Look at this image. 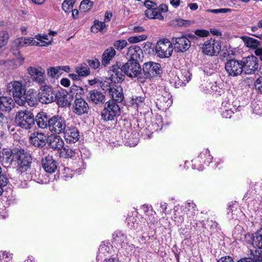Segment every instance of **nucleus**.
<instances>
[{
	"label": "nucleus",
	"instance_id": "obj_1",
	"mask_svg": "<svg viewBox=\"0 0 262 262\" xmlns=\"http://www.w3.org/2000/svg\"><path fill=\"white\" fill-rule=\"evenodd\" d=\"M7 92L13 97L15 102L20 106L25 104L23 99L26 93V87L22 82L19 80H14L7 83Z\"/></svg>",
	"mask_w": 262,
	"mask_h": 262
},
{
	"label": "nucleus",
	"instance_id": "obj_2",
	"mask_svg": "<svg viewBox=\"0 0 262 262\" xmlns=\"http://www.w3.org/2000/svg\"><path fill=\"white\" fill-rule=\"evenodd\" d=\"M35 119L33 114L27 110L16 113L15 118L16 124L24 129H30L34 124Z\"/></svg>",
	"mask_w": 262,
	"mask_h": 262
},
{
	"label": "nucleus",
	"instance_id": "obj_3",
	"mask_svg": "<svg viewBox=\"0 0 262 262\" xmlns=\"http://www.w3.org/2000/svg\"><path fill=\"white\" fill-rule=\"evenodd\" d=\"M120 114V108L118 104L113 100H110L105 104L101 112V118L104 121L114 120Z\"/></svg>",
	"mask_w": 262,
	"mask_h": 262
},
{
	"label": "nucleus",
	"instance_id": "obj_4",
	"mask_svg": "<svg viewBox=\"0 0 262 262\" xmlns=\"http://www.w3.org/2000/svg\"><path fill=\"white\" fill-rule=\"evenodd\" d=\"M155 51L157 56L160 58L169 57L173 51L172 43L167 39L159 40L156 43Z\"/></svg>",
	"mask_w": 262,
	"mask_h": 262
},
{
	"label": "nucleus",
	"instance_id": "obj_5",
	"mask_svg": "<svg viewBox=\"0 0 262 262\" xmlns=\"http://www.w3.org/2000/svg\"><path fill=\"white\" fill-rule=\"evenodd\" d=\"M67 127L64 119L58 115L54 116L48 120L49 129L53 133H63Z\"/></svg>",
	"mask_w": 262,
	"mask_h": 262
},
{
	"label": "nucleus",
	"instance_id": "obj_6",
	"mask_svg": "<svg viewBox=\"0 0 262 262\" xmlns=\"http://www.w3.org/2000/svg\"><path fill=\"white\" fill-rule=\"evenodd\" d=\"M242 61L235 59H231L226 62L225 70L228 75L231 77H237L243 72V67Z\"/></svg>",
	"mask_w": 262,
	"mask_h": 262
},
{
	"label": "nucleus",
	"instance_id": "obj_7",
	"mask_svg": "<svg viewBox=\"0 0 262 262\" xmlns=\"http://www.w3.org/2000/svg\"><path fill=\"white\" fill-rule=\"evenodd\" d=\"M221 50L220 42L214 39L206 40L202 47L203 52L209 56L217 55Z\"/></svg>",
	"mask_w": 262,
	"mask_h": 262
},
{
	"label": "nucleus",
	"instance_id": "obj_8",
	"mask_svg": "<svg viewBox=\"0 0 262 262\" xmlns=\"http://www.w3.org/2000/svg\"><path fill=\"white\" fill-rule=\"evenodd\" d=\"M212 159L213 157L210 155V151L208 149H204L196 159L192 161L193 162L192 168L201 171L203 168L201 163L208 164L211 162Z\"/></svg>",
	"mask_w": 262,
	"mask_h": 262
},
{
	"label": "nucleus",
	"instance_id": "obj_9",
	"mask_svg": "<svg viewBox=\"0 0 262 262\" xmlns=\"http://www.w3.org/2000/svg\"><path fill=\"white\" fill-rule=\"evenodd\" d=\"M241 61L243 67V71H244L246 74H253L257 70L258 60L257 57L254 55L243 58Z\"/></svg>",
	"mask_w": 262,
	"mask_h": 262
},
{
	"label": "nucleus",
	"instance_id": "obj_10",
	"mask_svg": "<svg viewBox=\"0 0 262 262\" xmlns=\"http://www.w3.org/2000/svg\"><path fill=\"white\" fill-rule=\"evenodd\" d=\"M124 74L131 78H135L139 76L141 72V68L139 61L128 60L123 65Z\"/></svg>",
	"mask_w": 262,
	"mask_h": 262
},
{
	"label": "nucleus",
	"instance_id": "obj_11",
	"mask_svg": "<svg viewBox=\"0 0 262 262\" xmlns=\"http://www.w3.org/2000/svg\"><path fill=\"white\" fill-rule=\"evenodd\" d=\"M38 101L41 103L48 104L55 101L56 99L55 92L51 88L43 87L38 95Z\"/></svg>",
	"mask_w": 262,
	"mask_h": 262
},
{
	"label": "nucleus",
	"instance_id": "obj_12",
	"mask_svg": "<svg viewBox=\"0 0 262 262\" xmlns=\"http://www.w3.org/2000/svg\"><path fill=\"white\" fill-rule=\"evenodd\" d=\"M17 160L20 171L23 172L29 168L32 159L29 154L25 152L24 149H20L17 152Z\"/></svg>",
	"mask_w": 262,
	"mask_h": 262
},
{
	"label": "nucleus",
	"instance_id": "obj_13",
	"mask_svg": "<svg viewBox=\"0 0 262 262\" xmlns=\"http://www.w3.org/2000/svg\"><path fill=\"white\" fill-rule=\"evenodd\" d=\"M143 71L146 77L149 78L160 74L161 66L158 63L149 61L144 64Z\"/></svg>",
	"mask_w": 262,
	"mask_h": 262
},
{
	"label": "nucleus",
	"instance_id": "obj_14",
	"mask_svg": "<svg viewBox=\"0 0 262 262\" xmlns=\"http://www.w3.org/2000/svg\"><path fill=\"white\" fill-rule=\"evenodd\" d=\"M28 72L34 81L40 84L45 82V71L42 68L30 67Z\"/></svg>",
	"mask_w": 262,
	"mask_h": 262
},
{
	"label": "nucleus",
	"instance_id": "obj_15",
	"mask_svg": "<svg viewBox=\"0 0 262 262\" xmlns=\"http://www.w3.org/2000/svg\"><path fill=\"white\" fill-rule=\"evenodd\" d=\"M172 41L174 45V49L177 52H184L190 47V41L186 36H182L180 37H174Z\"/></svg>",
	"mask_w": 262,
	"mask_h": 262
},
{
	"label": "nucleus",
	"instance_id": "obj_16",
	"mask_svg": "<svg viewBox=\"0 0 262 262\" xmlns=\"http://www.w3.org/2000/svg\"><path fill=\"white\" fill-rule=\"evenodd\" d=\"M156 106L159 110H166L172 103L171 96L167 92H164L162 95H159L155 102Z\"/></svg>",
	"mask_w": 262,
	"mask_h": 262
},
{
	"label": "nucleus",
	"instance_id": "obj_17",
	"mask_svg": "<svg viewBox=\"0 0 262 262\" xmlns=\"http://www.w3.org/2000/svg\"><path fill=\"white\" fill-rule=\"evenodd\" d=\"M121 64L118 63L113 66L110 70V75H111V80L114 82H119L124 79V70L123 66L120 68Z\"/></svg>",
	"mask_w": 262,
	"mask_h": 262
},
{
	"label": "nucleus",
	"instance_id": "obj_18",
	"mask_svg": "<svg viewBox=\"0 0 262 262\" xmlns=\"http://www.w3.org/2000/svg\"><path fill=\"white\" fill-rule=\"evenodd\" d=\"M64 137L67 142L75 143L79 138V133L78 129L74 126H67L66 127Z\"/></svg>",
	"mask_w": 262,
	"mask_h": 262
},
{
	"label": "nucleus",
	"instance_id": "obj_19",
	"mask_svg": "<svg viewBox=\"0 0 262 262\" xmlns=\"http://www.w3.org/2000/svg\"><path fill=\"white\" fill-rule=\"evenodd\" d=\"M108 91V94L110 97L115 102H121L123 101L124 96L122 92V89L119 85H115L113 86H108L106 91Z\"/></svg>",
	"mask_w": 262,
	"mask_h": 262
},
{
	"label": "nucleus",
	"instance_id": "obj_20",
	"mask_svg": "<svg viewBox=\"0 0 262 262\" xmlns=\"http://www.w3.org/2000/svg\"><path fill=\"white\" fill-rule=\"evenodd\" d=\"M31 143L35 146L40 147L44 146L47 141L46 135L38 132L31 134L30 137Z\"/></svg>",
	"mask_w": 262,
	"mask_h": 262
},
{
	"label": "nucleus",
	"instance_id": "obj_21",
	"mask_svg": "<svg viewBox=\"0 0 262 262\" xmlns=\"http://www.w3.org/2000/svg\"><path fill=\"white\" fill-rule=\"evenodd\" d=\"M41 163L43 169L48 173H54L57 168V162L52 156H48L42 159Z\"/></svg>",
	"mask_w": 262,
	"mask_h": 262
},
{
	"label": "nucleus",
	"instance_id": "obj_22",
	"mask_svg": "<svg viewBox=\"0 0 262 262\" xmlns=\"http://www.w3.org/2000/svg\"><path fill=\"white\" fill-rule=\"evenodd\" d=\"M74 112L78 115L87 113L89 107L87 102L83 99L76 98L74 103Z\"/></svg>",
	"mask_w": 262,
	"mask_h": 262
},
{
	"label": "nucleus",
	"instance_id": "obj_23",
	"mask_svg": "<svg viewBox=\"0 0 262 262\" xmlns=\"http://www.w3.org/2000/svg\"><path fill=\"white\" fill-rule=\"evenodd\" d=\"M33 38H35V46L38 47L48 46L53 41V37L46 34H38Z\"/></svg>",
	"mask_w": 262,
	"mask_h": 262
},
{
	"label": "nucleus",
	"instance_id": "obj_24",
	"mask_svg": "<svg viewBox=\"0 0 262 262\" xmlns=\"http://www.w3.org/2000/svg\"><path fill=\"white\" fill-rule=\"evenodd\" d=\"M35 38L33 37H19L14 40L13 47L20 48L29 46H35Z\"/></svg>",
	"mask_w": 262,
	"mask_h": 262
},
{
	"label": "nucleus",
	"instance_id": "obj_25",
	"mask_svg": "<svg viewBox=\"0 0 262 262\" xmlns=\"http://www.w3.org/2000/svg\"><path fill=\"white\" fill-rule=\"evenodd\" d=\"M142 54V50L139 46H132L128 49L127 55L129 58V60L139 61L141 59V55Z\"/></svg>",
	"mask_w": 262,
	"mask_h": 262
},
{
	"label": "nucleus",
	"instance_id": "obj_26",
	"mask_svg": "<svg viewBox=\"0 0 262 262\" xmlns=\"http://www.w3.org/2000/svg\"><path fill=\"white\" fill-rule=\"evenodd\" d=\"M14 103L13 99L10 97H0V110L10 111L14 107Z\"/></svg>",
	"mask_w": 262,
	"mask_h": 262
},
{
	"label": "nucleus",
	"instance_id": "obj_27",
	"mask_svg": "<svg viewBox=\"0 0 262 262\" xmlns=\"http://www.w3.org/2000/svg\"><path fill=\"white\" fill-rule=\"evenodd\" d=\"M104 95L97 90H93L90 92L88 95V98L90 101L92 103L98 104L102 103L104 100Z\"/></svg>",
	"mask_w": 262,
	"mask_h": 262
},
{
	"label": "nucleus",
	"instance_id": "obj_28",
	"mask_svg": "<svg viewBox=\"0 0 262 262\" xmlns=\"http://www.w3.org/2000/svg\"><path fill=\"white\" fill-rule=\"evenodd\" d=\"M136 240L134 238H129L122 244L121 248L124 250L128 254L134 253L135 249L138 248V245H136Z\"/></svg>",
	"mask_w": 262,
	"mask_h": 262
},
{
	"label": "nucleus",
	"instance_id": "obj_29",
	"mask_svg": "<svg viewBox=\"0 0 262 262\" xmlns=\"http://www.w3.org/2000/svg\"><path fill=\"white\" fill-rule=\"evenodd\" d=\"M115 55L116 51L115 49L112 47L108 48L105 50L103 54L102 63L105 66L108 64Z\"/></svg>",
	"mask_w": 262,
	"mask_h": 262
},
{
	"label": "nucleus",
	"instance_id": "obj_30",
	"mask_svg": "<svg viewBox=\"0 0 262 262\" xmlns=\"http://www.w3.org/2000/svg\"><path fill=\"white\" fill-rule=\"evenodd\" d=\"M113 241L116 244H118L122 246V244L125 242L126 240L132 238L130 235H125L122 232L116 231L113 233Z\"/></svg>",
	"mask_w": 262,
	"mask_h": 262
},
{
	"label": "nucleus",
	"instance_id": "obj_31",
	"mask_svg": "<svg viewBox=\"0 0 262 262\" xmlns=\"http://www.w3.org/2000/svg\"><path fill=\"white\" fill-rule=\"evenodd\" d=\"M38 126L41 128H45L48 126V120L46 114L43 112L39 113L35 118Z\"/></svg>",
	"mask_w": 262,
	"mask_h": 262
},
{
	"label": "nucleus",
	"instance_id": "obj_32",
	"mask_svg": "<svg viewBox=\"0 0 262 262\" xmlns=\"http://www.w3.org/2000/svg\"><path fill=\"white\" fill-rule=\"evenodd\" d=\"M50 145L51 148L60 151L64 145V142L59 136H55L50 139Z\"/></svg>",
	"mask_w": 262,
	"mask_h": 262
},
{
	"label": "nucleus",
	"instance_id": "obj_33",
	"mask_svg": "<svg viewBox=\"0 0 262 262\" xmlns=\"http://www.w3.org/2000/svg\"><path fill=\"white\" fill-rule=\"evenodd\" d=\"M196 206L192 201H188L185 204L184 212L186 214L188 217L191 219L195 215L196 211Z\"/></svg>",
	"mask_w": 262,
	"mask_h": 262
},
{
	"label": "nucleus",
	"instance_id": "obj_34",
	"mask_svg": "<svg viewBox=\"0 0 262 262\" xmlns=\"http://www.w3.org/2000/svg\"><path fill=\"white\" fill-rule=\"evenodd\" d=\"M241 38L245 45L248 48L256 50L259 45V41L253 38L244 36Z\"/></svg>",
	"mask_w": 262,
	"mask_h": 262
},
{
	"label": "nucleus",
	"instance_id": "obj_35",
	"mask_svg": "<svg viewBox=\"0 0 262 262\" xmlns=\"http://www.w3.org/2000/svg\"><path fill=\"white\" fill-rule=\"evenodd\" d=\"M252 245L254 247L262 249V228L257 230L253 236Z\"/></svg>",
	"mask_w": 262,
	"mask_h": 262
},
{
	"label": "nucleus",
	"instance_id": "obj_36",
	"mask_svg": "<svg viewBox=\"0 0 262 262\" xmlns=\"http://www.w3.org/2000/svg\"><path fill=\"white\" fill-rule=\"evenodd\" d=\"M75 72L80 77H86L90 74V69L85 63L80 64L76 66Z\"/></svg>",
	"mask_w": 262,
	"mask_h": 262
},
{
	"label": "nucleus",
	"instance_id": "obj_37",
	"mask_svg": "<svg viewBox=\"0 0 262 262\" xmlns=\"http://www.w3.org/2000/svg\"><path fill=\"white\" fill-rule=\"evenodd\" d=\"M56 99L58 105L63 107L68 104V100L67 99V95L63 92H58L55 93Z\"/></svg>",
	"mask_w": 262,
	"mask_h": 262
},
{
	"label": "nucleus",
	"instance_id": "obj_38",
	"mask_svg": "<svg viewBox=\"0 0 262 262\" xmlns=\"http://www.w3.org/2000/svg\"><path fill=\"white\" fill-rule=\"evenodd\" d=\"M76 154L75 150L70 146L63 147L60 150V157L63 158H70L73 157Z\"/></svg>",
	"mask_w": 262,
	"mask_h": 262
},
{
	"label": "nucleus",
	"instance_id": "obj_39",
	"mask_svg": "<svg viewBox=\"0 0 262 262\" xmlns=\"http://www.w3.org/2000/svg\"><path fill=\"white\" fill-rule=\"evenodd\" d=\"M23 99L24 100L25 102H27L28 104L30 106H34L38 103V99H37V94L34 92L27 94L26 97L24 96Z\"/></svg>",
	"mask_w": 262,
	"mask_h": 262
},
{
	"label": "nucleus",
	"instance_id": "obj_40",
	"mask_svg": "<svg viewBox=\"0 0 262 262\" xmlns=\"http://www.w3.org/2000/svg\"><path fill=\"white\" fill-rule=\"evenodd\" d=\"M106 26L105 22L95 20L93 25L91 27V31L95 33L98 32H103Z\"/></svg>",
	"mask_w": 262,
	"mask_h": 262
},
{
	"label": "nucleus",
	"instance_id": "obj_41",
	"mask_svg": "<svg viewBox=\"0 0 262 262\" xmlns=\"http://www.w3.org/2000/svg\"><path fill=\"white\" fill-rule=\"evenodd\" d=\"M250 258L253 262H262V251L260 249L250 250Z\"/></svg>",
	"mask_w": 262,
	"mask_h": 262
},
{
	"label": "nucleus",
	"instance_id": "obj_42",
	"mask_svg": "<svg viewBox=\"0 0 262 262\" xmlns=\"http://www.w3.org/2000/svg\"><path fill=\"white\" fill-rule=\"evenodd\" d=\"M17 53H15L14 54H17V55H16V57L10 61V66L12 67L13 68H16L23 64L24 62V58L20 55L19 52L17 50H16Z\"/></svg>",
	"mask_w": 262,
	"mask_h": 262
},
{
	"label": "nucleus",
	"instance_id": "obj_43",
	"mask_svg": "<svg viewBox=\"0 0 262 262\" xmlns=\"http://www.w3.org/2000/svg\"><path fill=\"white\" fill-rule=\"evenodd\" d=\"M76 0H64L62 4V9L66 13H69L73 9Z\"/></svg>",
	"mask_w": 262,
	"mask_h": 262
},
{
	"label": "nucleus",
	"instance_id": "obj_44",
	"mask_svg": "<svg viewBox=\"0 0 262 262\" xmlns=\"http://www.w3.org/2000/svg\"><path fill=\"white\" fill-rule=\"evenodd\" d=\"M47 74L49 76L52 78L58 77L62 74L60 72V67L59 66L55 67H50L47 70Z\"/></svg>",
	"mask_w": 262,
	"mask_h": 262
},
{
	"label": "nucleus",
	"instance_id": "obj_45",
	"mask_svg": "<svg viewBox=\"0 0 262 262\" xmlns=\"http://www.w3.org/2000/svg\"><path fill=\"white\" fill-rule=\"evenodd\" d=\"M93 3L90 0H83L79 6V9L81 11L86 12L91 9Z\"/></svg>",
	"mask_w": 262,
	"mask_h": 262
},
{
	"label": "nucleus",
	"instance_id": "obj_46",
	"mask_svg": "<svg viewBox=\"0 0 262 262\" xmlns=\"http://www.w3.org/2000/svg\"><path fill=\"white\" fill-rule=\"evenodd\" d=\"M191 24V22L189 20H184L181 18L172 20L171 21V25L173 26H188Z\"/></svg>",
	"mask_w": 262,
	"mask_h": 262
},
{
	"label": "nucleus",
	"instance_id": "obj_47",
	"mask_svg": "<svg viewBox=\"0 0 262 262\" xmlns=\"http://www.w3.org/2000/svg\"><path fill=\"white\" fill-rule=\"evenodd\" d=\"M147 36L145 34H142L135 36H131L128 38V41L130 43H135L146 39Z\"/></svg>",
	"mask_w": 262,
	"mask_h": 262
},
{
	"label": "nucleus",
	"instance_id": "obj_48",
	"mask_svg": "<svg viewBox=\"0 0 262 262\" xmlns=\"http://www.w3.org/2000/svg\"><path fill=\"white\" fill-rule=\"evenodd\" d=\"M126 222L128 227L137 230L138 228V223L137 220L134 216H129L126 220Z\"/></svg>",
	"mask_w": 262,
	"mask_h": 262
},
{
	"label": "nucleus",
	"instance_id": "obj_49",
	"mask_svg": "<svg viewBox=\"0 0 262 262\" xmlns=\"http://www.w3.org/2000/svg\"><path fill=\"white\" fill-rule=\"evenodd\" d=\"M132 101L133 104H135L138 108L146 105L145 98L144 97L139 96L136 97L135 98H133Z\"/></svg>",
	"mask_w": 262,
	"mask_h": 262
},
{
	"label": "nucleus",
	"instance_id": "obj_50",
	"mask_svg": "<svg viewBox=\"0 0 262 262\" xmlns=\"http://www.w3.org/2000/svg\"><path fill=\"white\" fill-rule=\"evenodd\" d=\"M9 39V34L6 31L0 32V48L5 46Z\"/></svg>",
	"mask_w": 262,
	"mask_h": 262
},
{
	"label": "nucleus",
	"instance_id": "obj_51",
	"mask_svg": "<svg viewBox=\"0 0 262 262\" xmlns=\"http://www.w3.org/2000/svg\"><path fill=\"white\" fill-rule=\"evenodd\" d=\"M252 106L255 114L259 115L262 114V101H255Z\"/></svg>",
	"mask_w": 262,
	"mask_h": 262
},
{
	"label": "nucleus",
	"instance_id": "obj_52",
	"mask_svg": "<svg viewBox=\"0 0 262 262\" xmlns=\"http://www.w3.org/2000/svg\"><path fill=\"white\" fill-rule=\"evenodd\" d=\"M127 45V42L125 40H118L114 43V46L116 49L121 50Z\"/></svg>",
	"mask_w": 262,
	"mask_h": 262
},
{
	"label": "nucleus",
	"instance_id": "obj_53",
	"mask_svg": "<svg viewBox=\"0 0 262 262\" xmlns=\"http://www.w3.org/2000/svg\"><path fill=\"white\" fill-rule=\"evenodd\" d=\"M12 257V254L7 251L0 252V259L6 261H9Z\"/></svg>",
	"mask_w": 262,
	"mask_h": 262
},
{
	"label": "nucleus",
	"instance_id": "obj_54",
	"mask_svg": "<svg viewBox=\"0 0 262 262\" xmlns=\"http://www.w3.org/2000/svg\"><path fill=\"white\" fill-rule=\"evenodd\" d=\"M195 35L201 37H207L209 35V32L207 30L198 29L194 32Z\"/></svg>",
	"mask_w": 262,
	"mask_h": 262
},
{
	"label": "nucleus",
	"instance_id": "obj_55",
	"mask_svg": "<svg viewBox=\"0 0 262 262\" xmlns=\"http://www.w3.org/2000/svg\"><path fill=\"white\" fill-rule=\"evenodd\" d=\"M8 119L2 113H0V123L2 127H9Z\"/></svg>",
	"mask_w": 262,
	"mask_h": 262
},
{
	"label": "nucleus",
	"instance_id": "obj_56",
	"mask_svg": "<svg viewBox=\"0 0 262 262\" xmlns=\"http://www.w3.org/2000/svg\"><path fill=\"white\" fill-rule=\"evenodd\" d=\"M255 89L262 93V77L258 78L254 83Z\"/></svg>",
	"mask_w": 262,
	"mask_h": 262
},
{
	"label": "nucleus",
	"instance_id": "obj_57",
	"mask_svg": "<svg viewBox=\"0 0 262 262\" xmlns=\"http://www.w3.org/2000/svg\"><path fill=\"white\" fill-rule=\"evenodd\" d=\"M88 62L89 65L94 69H97L100 66V62L96 58L94 59H89L88 60Z\"/></svg>",
	"mask_w": 262,
	"mask_h": 262
},
{
	"label": "nucleus",
	"instance_id": "obj_58",
	"mask_svg": "<svg viewBox=\"0 0 262 262\" xmlns=\"http://www.w3.org/2000/svg\"><path fill=\"white\" fill-rule=\"evenodd\" d=\"M157 120L158 122H156L154 124H152V126H155L154 127V129L155 130H161L162 128V118L160 116L157 117Z\"/></svg>",
	"mask_w": 262,
	"mask_h": 262
},
{
	"label": "nucleus",
	"instance_id": "obj_59",
	"mask_svg": "<svg viewBox=\"0 0 262 262\" xmlns=\"http://www.w3.org/2000/svg\"><path fill=\"white\" fill-rule=\"evenodd\" d=\"M231 11V9L227 8H221L218 9H208L207 12H211L213 13H227Z\"/></svg>",
	"mask_w": 262,
	"mask_h": 262
},
{
	"label": "nucleus",
	"instance_id": "obj_60",
	"mask_svg": "<svg viewBox=\"0 0 262 262\" xmlns=\"http://www.w3.org/2000/svg\"><path fill=\"white\" fill-rule=\"evenodd\" d=\"M8 182V179L6 175L1 174L0 172V186L3 188L7 185Z\"/></svg>",
	"mask_w": 262,
	"mask_h": 262
},
{
	"label": "nucleus",
	"instance_id": "obj_61",
	"mask_svg": "<svg viewBox=\"0 0 262 262\" xmlns=\"http://www.w3.org/2000/svg\"><path fill=\"white\" fill-rule=\"evenodd\" d=\"M154 19H158L159 20H163V16L161 14L159 10L157 8V6L154 9Z\"/></svg>",
	"mask_w": 262,
	"mask_h": 262
},
{
	"label": "nucleus",
	"instance_id": "obj_62",
	"mask_svg": "<svg viewBox=\"0 0 262 262\" xmlns=\"http://www.w3.org/2000/svg\"><path fill=\"white\" fill-rule=\"evenodd\" d=\"M64 177H65V180H67L69 178H72L73 177L72 171L69 168H64L63 171Z\"/></svg>",
	"mask_w": 262,
	"mask_h": 262
},
{
	"label": "nucleus",
	"instance_id": "obj_63",
	"mask_svg": "<svg viewBox=\"0 0 262 262\" xmlns=\"http://www.w3.org/2000/svg\"><path fill=\"white\" fill-rule=\"evenodd\" d=\"M71 91V93L73 95H77L78 93L81 95L83 93V89L77 86H73Z\"/></svg>",
	"mask_w": 262,
	"mask_h": 262
},
{
	"label": "nucleus",
	"instance_id": "obj_64",
	"mask_svg": "<svg viewBox=\"0 0 262 262\" xmlns=\"http://www.w3.org/2000/svg\"><path fill=\"white\" fill-rule=\"evenodd\" d=\"M144 5L147 8V9H154L157 6V5L155 3L149 0L145 1Z\"/></svg>",
	"mask_w": 262,
	"mask_h": 262
}]
</instances>
